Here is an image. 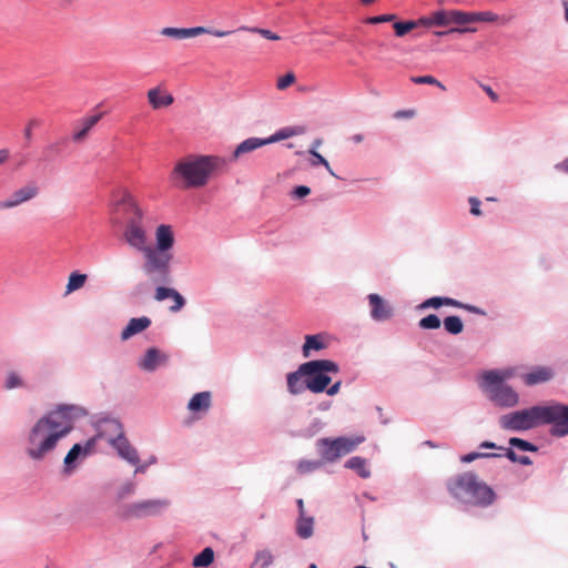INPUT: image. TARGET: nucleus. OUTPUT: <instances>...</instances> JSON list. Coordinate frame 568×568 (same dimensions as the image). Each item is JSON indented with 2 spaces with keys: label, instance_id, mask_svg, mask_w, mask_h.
<instances>
[{
  "label": "nucleus",
  "instance_id": "1",
  "mask_svg": "<svg viewBox=\"0 0 568 568\" xmlns=\"http://www.w3.org/2000/svg\"><path fill=\"white\" fill-rule=\"evenodd\" d=\"M498 425L511 433L549 426L548 434L552 438H565L568 436V403L550 399L514 409L499 416Z\"/></svg>",
  "mask_w": 568,
  "mask_h": 568
},
{
  "label": "nucleus",
  "instance_id": "2",
  "mask_svg": "<svg viewBox=\"0 0 568 568\" xmlns=\"http://www.w3.org/2000/svg\"><path fill=\"white\" fill-rule=\"evenodd\" d=\"M79 413V407L63 404L41 416L28 433L26 454L32 460L44 459L72 432Z\"/></svg>",
  "mask_w": 568,
  "mask_h": 568
},
{
  "label": "nucleus",
  "instance_id": "3",
  "mask_svg": "<svg viewBox=\"0 0 568 568\" xmlns=\"http://www.w3.org/2000/svg\"><path fill=\"white\" fill-rule=\"evenodd\" d=\"M339 372V364L333 359H308L285 375L287 392L292 396H298L305 390L320 394L332 382V376Z\"/></svg>",
  "mask_w": 568,
  "mask_h": 568
},
{
  "label": "nucleus",
  "instance_id": "4",
  "mask_svg": "<svg viewBox=\"0 0 568 568\" xmlns=\"http://www.w3.org/2000/svg\"><path fill=\"white\" fill-rule=\"evenodd\" d=\"M224 165L225 160L217 155L187 154L176 161L170 179L181 189H201Z\"/></svg>",
  "mask_w": 568,
  "mask_h": 568
},
{
  "label": "nucleus",
  "instance_id": "5",
  "mask_svg": "<svg viewBox=\"0 0 568 568\" xmlns=\"http://www.w3.org/2000/svg\"><path fill=\"white\" fill-rule=\"evenodd\" d=\"M449 496L464 506L488 508L497 500L495 489L475 471H464L446 480Z\"/></svg>",
  "mask_w": 568,
  "mask_h": 568
},
{
  "label": "nucleus",
  "instance_id": "6",
  "mask_svg": "<svg viewBox=\"0 0 568 568\" xmlns=\"http://www.w3.org/2000/svg\"><path fill=\"white\" fill-rule=\"evenodd\" d=\"M509 376V371L493 368L484 371L478 381L480 389L498 407L514 408L519 404V394L507 383Z\"/></svg>",
  "mask_w": 568,
  "mask_h": 568
},
{
  "label": "nucleus",
  "instance_id": "7",
  "mask_svg": "<svg viewBox=\"0 0 568 568\" xmlns=\"http://www.w3.org/2000/svg\"><path fill=\"white\" fill-rule=\"evenodd\" d=\"M364 435L322 437L315 443L316 452L326 464H332L343 456L353 453L358 445L365 442Z\"/></svg>",
  "mask_w": 568,
  "mask_h": 568
},
{
  "label": "nucleus",
  "instance_id": "8",
  "mask_svg": "<svg viewBox=\"0 0 568 568\" xmlns=\"http://www.w3.org/2000/svg\"><path fill=\"white\" fill-rule=\"evenodd\" d=\"M119 205H123L128 213L132 216L126 222L124 239L128 244L141 252L148 248L146 245V233L142 226V210L139 207L133 196L125 192L119 202Z\"/></svg>",
  "mask_w": 568,
  "mask_h": 568
},
{
  "label": "nucleus",
  "instance_id": "9",
  "mask_svg": "<svg viewBox=\"0 0 568 568\" xmlns=\"http://www.w3.org/2000/svg\"><path fill=\"white\" fill-rule=\"evenodd\" d=\"M104 437L106 438L108 443L116 449L120 457L125 459L131 465H138L140 463L136 449L124 436L122 425L118 420L110 419L102 423L98 438Z\"/></svg>",
  "mask_w": 568,
  "mask_h": 568
},
{
  "label": "nucleus",
  "instance_id": "10",
  "mask_svg": "<svg viewBox=\"0 0 568 568\" xmlns=\"http://www.w3.org/2000/svg\"><path fill=\"white\" fill-rule=\"evenodd\" d=\"M145 257L143 271L148 278L154 284H164L170 281V261L172 255L155 251L153 247L144 248Z\"/></svg>",
  "mask_w": 568,
  "mask_h": 568
},
{
  "label": "nucleus",
  "instance_id": "11",
  "mask_svg": "<svg viewBox=\"0 0 568 568\" xmlns=\"http://www.w3.org/2000/svg\"><path fill=\"white\" fill-rule=\"evenodd\" d=\"M170 500L165 498L143 499L123 505L120 509V516L124 519H140L159 516L170 506Z\"/></svg>",
  "mask_w": 568,
  "mask_h": 568
},
{
  "label": "nucleus",
  "instance_id": "12",
  "mask_svg": "<svg viewBox=\"0 0 568 568\" xmlns=\"http://www.w3.org/2000/svg\"><path fill=\"white\" fill-rule=\"evenodd\" d=\"M444 306L464 310L474 315H479V316L487 315L486 311L477 305L465 303L457 298H454L450 296H444V295H434V296L425 298L423 302H420L416 306V311L422 312V311H425L428 308H433V310L437 311Z\"/></svg>",
  "mask_w": 568,
  "mask_h": 568
},
{
  "label": "nucleus",
  "instance_id": "13",
  "mask_svg": "<svg viewBox=\"0 0 568 568\" xmlns=\"http://www.w3.org/2000/svg\"><path fill=\"white\" fill-rule=\"evenodd\" d=\"M160 33L164 37L173 38L176 40H183L189 38H194L201 34H212L217 38H223L232 33V31H222V30H212L206 29L204 27H194V28H174V27H165Z\"/></svg>",
  "mask_w": 568,
  "mask_h": 568
},
{
  "label": "nucleus",
  "instance_id": "14",
  "mask_svg": "<svg viewBox=\"0 0 568 568\" xmlns=\"http://www.w3.org/2000/svg\"><path fill=\"white\" fill-rule=\"evenodd\" d=\"M369 316L374 322H385L393 317L394 308L382 295L371 293L367 295Z\"/></svg>",
  "mask_w": 568,
  "mask_h": 568
},
{
  "label": "nucleus",
  "instance_id": "15",
  "mask_svg": "<svg viewBox=\"0 0 568 568\" xmlns=\"http://www.w3.org/2000/svg\"><path fill=\"white\" fill-rule=\"evenodd\" d=\"M39 193V187L34 182H30L24 186L16 190L6 201L0 203V209H12L24 202L36 197Z\"/></svg>",
  "mask_w": 568,
  "mask_h": 568
},
{
  "label": "nucleus",
  "instance_id": "16",
  "mask_svg": "<svg viewBox=\"0 0 568 568\" xmlns=\"http://www.w3.org/2000/svg\"><path fill=\"white\" fill-rule=\"evenodd\" d=\"M328 336L326 333L306 334L301 353L304 358H311L315 354L328 347Z\"/></svg>",
  "mask_w": 568,
  "mask_h": 568
},
{
  "label": "nucleus",
  "instance_id": "17",
  "mask_svg": "<svg viewBox=\"0 0 568 568\" xmlns=\"http://www.w3.org/2000/svg\"><path fill=\"white\" fill-rule=\"evenodd\" d=\"M98 440V435L93 438H90L85 442L84 446L80 444H74L68 454L64 457V471L71 473L74 469V463L80 456H88L94 449L95 443Z\"/></svg>",
  "mask_w": 568,
  "mask_h": 568
},
{
  "label": "nucleus",
  "instance_id": "18",
  "mask_svg": "<svg viewBox=\"0 0 568 568\" xmlns=\"http://www.w3.org/2000/svg\"><path fill=\"white\" fill-rule=\"evenodd\" d=\"M554 376L555 371L551 367L536 365L525 373L521 378L526 386H536L551 381Z\"/></svg>",
  "mask_w": 568,
  "mask_h": 568
},
{
  "label": "nucleus",
  "instance_id": "19",
  "mask_svg": "<svg viewBox=\"0 0 568 568\" xmlns=\"http://www.w3.org/2000/svg\"><path fill=\"white\" fill-rule=\"evenodd\" d=\"M169 356L158 348H149L145 352L144 357L139 362L140 368L146 372H153L160 366H164L168 363Z\"/></svg>",
  "mask_w": 568,
  "mask_h": 568
},
{
  "label": "nucleus",
  "instance_id": "20",
  "mask_svg": "<svg viewBox=\"0 0 568 568\" xmlns=\"http://www.w3.org/2000/svg\"><path fill=\"white\" fill-rule=\"evenodd\" d=\"M146 97L149 104L154 110L168 108L174 102V97L161 87L150 89Z\"/></svg>",
  "mask_w": 568,
  "mask_h": 568
},
{
  "label": "nucleus",
  "instance_id": "21",
  "mask_svg": "<svg viewBox=\"0 0 568 568\" xmlns=\"http://www.w3.org/2000/svg\"><path fill=\"white\" fill-rule=\"evenodd\" d=\"M435 17L436 27H447L454 23L464 22V18L462 16L465 14L464 10L459 9H438L433 11Z\"/></svg>",
  "mask_w": 568,
  "mask_h": 568
},
{
  "label": "nucleus",
  "instance_id": "22",
  "mask_svg": "<svg viewBox=\"0 0 568 568\" xmlns=\"http://www.w3.org/2000/svg\"><path fill=\"white\" fill-rule=\"evenodd\" d=\"M156 247L155 251L168 253L174 244V236L170 225L161 224L155 231Z\"/></svg>",
  "mask_w": 568,
  "mask_h": 568
},
{
  "label": "nucleus",
  "instance_id": "23",
  "mask_svg": "<svg viewBox=\"0 0 568 568\" xmlns=\"http://www.w3.org/2000/svg\"><path fill=\"white\" fill-rule=\"evenodd\" d=\"M212 406V394L209 390L196 393L191 397L187 409L192 413H206Z\"/></svg>",
  "mask_w": 568,
  "mask_h": 568
},
{
  "label": "nucleus",
  "instance_id": "24",
  "mask_svg": "<svg viewBox=\"0 0 568 568\" xmlns=\"http://www.w3.org/2000/svg\"><path fill=\"white\" fill-rule=\"evenodd\" d=\"M315 518L311 515H297L295 534L301 539H308L314 534Z\"/></svg>",
  "mask_w": 568,
  "mask_h": 568
},
{
  "label": "nucleus",
  "instance_id": "25",
  "mask_svg": "<svg viewBox=\"0 0 568 568\" xmlns=\"http://www.w3.org/2000/svg\"><path fill=\"white\" fill-rule=\"evenodd\" d=\"M151 325V320L146 316L131 318L125 326V328L121 333V339L126 341L133 335H136L144 329H146Z\"/></svg>",
  "mask_w": 568,
  "mask_h": 568
},
{
  "label": "nucleus",
  "instance_id": "26",
  "mask_svg": "<svg viewBox=\"0 0 568 568\" xmlns=\"http://www.w3.org/2000/svg\"><path fill=\"white\" fill-rule=\"evenodd\" d=\"M344 468L354 470L363 479H367L372 475L367 467V459L362 456H353L348 458L344 464Z\"/></svg>",
  "mask_w": 568,
  "mask_h": 568
},
{
  "label": "nucleus",
  "instance_id": "27",
  "mask_svg": "<svg viewBox=\"0 0 568 568\" xmlns=\"http://www.w3.org/2000/svg\"><path fill=\"white\" fill-rule=\"evenodd\" d=\"M505 449H513L514 452L523 453H538L539 446L528 439L513 436L508 438V446Z\"/></svg>",
  "mask_w": 568,
  "mask_h": 568
},
{
  "label": "nucleus",
  "instance_id": "28",
  "mask_svg": "<svg viewBox=\"0 0 568 568\" xmlns=\"http://www.w3.org/2000/svg\"><path fill=\"white\" fill-rule=\"evenodd\" d=\"M444 331L453 336H457L464 332L465 324L459 315L450 314L443 320Z\"/></svg>",
  "mask_w": 568,
  "mask_h": 568
},
{
  "label": "nucleus",
  "instance_id": "29",
  "mask_svg": "<svg viewBox=\"0 0 568 568\" xmlns=\"http://www.w3.org/2000/svg\"><path fill=\"white\" fill-rule=\"evenodd\" d=\"M464 22H496L499 16L491 11H465Z\"/></svg>",
  "mask_w": 568,
  "mask_h": 568
},
{
  "label": "nucleus",
  "instance_id": "30",
  "mask_svg": "<svg viewBox=\"0 0 568 568\" xmlns=\"http://www.w3.org/2000/svg\"><path fill=\"white\" fill-rule=\"evenodd\" d=\"M305 132H306V128L304 125H288V126H283V128L276 130L273 133V136H274L275 143H276V142L287 140L293 136L302 135Z\"/></svg>",
  "mask_w": 568,
  "mask_h": 568
},
{
  "label": "nucleus",
  "instance_id": "31",
  "mask_svg": "<svg viewBox=\"0 0 568 568\" xmlns=\"http://www.w3.org/2000/svg\"><path fill=\"white\" fill-rule=\"evenodd\" d=\"M325 464L322 457L320 459H301L297 463L296 471L300 475L312 474L322 468Z\"/></svg>",
  "mask_w": 568,
  "mask_h": 568
},
{
  "label": "nucleus",
  "instance_id": "32",
  "mask_svg": "<svg viewBox=\"0 0 568 568\" xmlns=\"http://www.w3.org/2000/svg\"><path fill=\"white\" fill-rule=\"evenodd\" d=\"M102 114L91 115L82 120V129L73 134L74 141H82L88 132L100 121Z\"/></svg>",
  "mask_w": 568,
  "mask_h": 568
},
{
  "label": "nucleus",
  "instance_id": "33",
  "mask_svg": "<svg viewBox=\"0 0 568 568\" xmlns=\"http://www.w3.org/2000/svg\"><path fill=\"white\" fill-rule=\"evenodd\" d=\"M442 323H443V321L440 320V317L437 314L430 313V314H427L424 317H422L418 321L417 325L423 331H435L440 327Z\"/></svg>",
  "mask_w": 568,
  "mask_h": 568
},
{
  "label": "nucleus",
  "instance_id": "34",
  "mask_svg": "<svg viewBox=\"0 0 568 568\" xmlns=\"http://www.w3.org/2000/svg\"><path fill=\"white\" fill-rule=\"evenodd\" d=\"M87 274H82L79 272H72L69 276L68 284L65 286V294H70L77 290H80L84 286L87 282Z\"/></svg>",
  "mask_w": 568,
  "mask_h": 568
},
{
  "label": "nucleus",
  "instance_id": "35",
  "mask_svg": "<svg viewBox=\"0 0 568 568\" xmlns=\"http://www.w3.org/2000/svg\"><path fill=\"white\" fill-rule=\"evenodd\" d=\"M214 560V551L212 548H204L199 555L193 558L192 565L195 568L210 566Z\"/></svg>",
  "mask_w": 568,
  "mask_h": 568
},
{
  "label": "nucleus",
  "instance_id": "36",
  "mask_svg": "<svg viewBox=\"0 0 568 568\" xmlns=\"http://www.w3.org/2000/svg\"><path fill=\"white\" fill-rule=\"evenodd\" d=\"M494 458H501V455L499 453H481V452H469L467 454H464L459 457V460L463 464H470L477 459H494Z\"/></svg>",
  "mask_w": 568,
  "mask_h": 568
},
{
  "label": "nucleus",
  "instance_id": "37",
  "mask_svg": "<svg viewBox=\"0 0 568 568\" xmlns=\"http://www.w3.org/2000/svg\"><path fill=\"white\" fill-rule=\"evenodd\" d=\"M501 457H505L513 464H518L521 466H531L534 464L532 459L528 455H520L513 449H505V453H499Z\"/></svg>",
  "mask_w": 568,
  "mask_h": 568
},
{
  "label": "nucleus",
  "instance_id": "38",
  "mask_svg": "<svg viewBox=\"0 0 568 568\" xmlns=\"http://www.w3.org/2000/svg\"><path fill=\"white\" fill-rule=\"evenodd\" d=\"M393 28H394L395 36L398 37V38H403L408 32H410L412 30L416 29L417 28V23H415V20L399 21V20L396 19L393 22Z\"/></svg>",
  "mask_w": 568,
  "mask_h": 568
},
{
  "label": "nucleus",
  "instance_id": "39",
  "mask_svg": "<svg viewBox=\"0 0 568 568\" xmlns=\"http://www.w3.org/2000/svg\"><path fill=\"white\" fill-rule=\"evenodd\" d=\"M409 80L415 84H428L446 90V87L432 74L412 75Z\"/></svg>",
  "mask_w": 568,
  "mask_h": 568
},
{
  "label": "nucleus",
  "instance_id": "40",
  "mask_svg": "<svg viewBox=\"0 0 568 568\" xmlns=\"http://www.w3.org/2000/svg\"><path fill=\"white\" fill-rule=\"evenodd\" d=\"M273 555L268 550H258L255 554L254 562H251V568L257 565L258 568H267L273 564Z\"/></svg>",
  "mask_w": 568,
  "mask_h": 568
},
{
  "label": "nucleus",
  "instance_id": "41",
  "mask_svg": "<svg viewBox=\"0 0 568 568\" xmlns=\"http://www.w3.org/2000/svg\"><path fill=\"white\" fill-rule=\"evenodd\" d=\"M18 387H26V382L17 372H9L6 376L4 388L13 389Z\"/></svg>",
  "mask_w": 568,
  "mask_h": 568
},
{
  "label": "nucleus",
  "instance_id": "42",
  "mask_svg": "<svg viewBox=\"0 0 568 568\" xmlns=\"http://www.w3.org/2000/svg\"><path fill=\"white\" fill-rule=\"evenodd\" d=\"M307 152L310 154L308 162H310L311 166H313V168H316V166L328 168V161L317 150L310 149Z\"/></svg>",
  "mask_w": 568,
  "mask_h": 568
},
{
  "label": "nucleus",
  "instance_id": "43",
  "mask_svg": "<svg viewBox=\"0 0 568 568\" xmlns=\"http://www.w3.org/2000/svg\"><path fill=\"white\" fill-rule=\"evenodd\" d=\"M312 192L311 187L304 184L295 185L291 192L290 195L293 200H302L310 195Z\"/></svg>",
  "mask_w": 568,
  "mask_h": 568
},
{
  "label": "nucleus",
  "instance_id": "44",
  "mask_svg": "<svg viewBox=\"0 0 568 568\" xmlns=\"http://www.w3.org/2000/svg\"><path fill=\"white\" fill-rule=\"evenodd\" d=\"M296 81V77L294 72H286L284 75L280 77L276 82V88L278 90H285L291 87Z\"/></svg>",
  "mask_w": 568,
  "mask_h": 568
},
{
  "label": "nucleus",
  "instance_id": "45",
  "mask_svg": "<svg viewBox=\"0 0 568 568\" xmlns=\"http://www.w3.org/2000/svg\"><path fill=\"white\" fill-rule=\"evenodd\" d=\"M454 27H450V32L457 33V34H465V33H475L477 31L476 27H473V22H462V23H454Z\"/></svg>",
  "mask_w": 568,
  "mask_h": 568
},
{
  "label": "nucleus",
  "instance_id": "46",
  "mask_svg": "<svg viewBox=\"0 0 568 568\" xmlns=\"http://www.w3.org/2000/svg\"><path fill=\"white\" fill-rule=\"evenodd\" d=\"M135 493V484L133 481H126L122 486L119 487L116 497L119 500H122L129 496H132Z\"/></svg>",
  "mask_w": 568,
  "mask_h": 568
},
{
  "label": "nucleus",
  "instance_id": "47",
  "mask_svg": "<svg viewBox=\"0 0 568 568\" xmlns=\"http://www.w3.org/2000/svg\"><path fill=\"white\" fill-rule=\"evenodd\" d=\"M396 20L395 13H384L378 16L368 17L366 22L368 24H379L385 22H394Z\"/></svg>",
  "mask_w": 568,
  "mask_h": 568
},
{
  "label": "nucleus",
  "instance_id": "48",
  "mask_svg": "<svg viewBox=\"0 0 568 568\" xmlns=\"http://www.w3.org/2000/svg\"><path fill=\"white\" fill-rule=\"evenodd\" d=\"M275 143L273 134L266 138H252L251 136V152L255 151L264 145Z\"/></svg>",
  "mask_w": 568,
  "mask_h": 568
},
{
  "label": "nucleus",
  "instance_id": "49",
  "mask_svg": "<svg viewBox=\"0 0 568 568\" xmlns=\"http://www.w3.org/2000/svg\"><path fill=\"white\" fill-rule=\"evenodd\" d=\"M251 33H258L263 38H265L267 40H272V41H277L281 39V37L277 33L273 32L272 30L258 28V27H251Z\"/></svg>",
  "mask_w": 568,
  "mask_h": 568
},
{
  "label": "nucleus",
  "instance_id": "50",
  "mask_svg": "<svg viewBox=\"0 0 568 568\" xmlns=\"http://www.w3.org/2000/svg\"><path fill=\"white\" fill-rule=\"evenodd\" d=\"M321 420L315 418L306 429L301 430V436H304L306 438L313 437L316 433L321 430Z\"/></svg>",
  "mask_w": 568,
  "mask_h": 568
},
{
  "label": "nucleus",
  "instance_id": "51",
  "mask_svg": "<svg viewBox=\"0 0 568 568\" xmlns=\"http://www.w3.org/2000/svg\"><path fill=\"white\" fill-rule=\"evenodd\" d=\"M343 382L342 379L331 382L328 386H325V389H322L320 394H326L327 396H335L339 393L342 388Z\"/></svg>",
  "mask_w": 568,
  "mask_h": 568
},
{
  "label": "nucleus",
  "instance_id": "52",
  "mask_svg": "<svg viewBox=\"0 0 568 568\" xmlns=\"http://www.w3.org/2000/svg\"><path fill=\"white\" fill-rule=\"evenodd\" d=\"M468 203H469V213L473 215V216H481L483 215V211L480 209L481 206V201L476 197V196H470L468 199Z\"/></svg>",
  "mask_w": 568,
  "mask_h": 568
},
{
  "label": "nucleus",
  "instance_id": "53",
  "mask_svg": "<svg viewBox=\"0 0 568 568\" xmlns=\"http://www.w3.org/2000/svg\"><path fill=\"white\" fill-rule=\"evenodd\" d=\"M174 294H175V290L174 288L159 286L156 288V291H155L154 298L158 302H161V301H164L165 298H171V296L174 295Z\"/></svg>",
  "mask_w": 568,
  "mask_h": 568
},
{
  "label": "nucleus",
  "instance_id": "54",
  "mask_svg": "<svg viewBox=\"0 0 568 568\" xmlns=\"http://www.w3.org/2000/svg\"><path fill=\"white\" fill-rule=\"evenodd\" d=\"M173 305L170 306V311L176 313L181 311L185 305L184 297L175 290V294L171 296Z\"/></svg>",
  "mask_w": 568,
  "mask_h": 568
},
{
  "label": "nucleus",
  "instance_id": "55",
  "mask_svg": "<svg viewBox=\"0 0 568 568\" xmlns=\"http://www.w3.org/2000/svg\"><path fill=\"white\" fill-rule=\"evenodd\" d=\"M415 23H417V28L418 27H425V28L436 27L434 12H432L429 16L419 17L418 19L415 20Z\"/></svg>",
  "mask_w": 568,
  "mask_h": 568
},
{
  "label": "nucleus",
  "instance_id": "56",
  "mask_svg": "<svg viewBox=\"0 0 568 568\" xmlns=\"http://www.w3.org/2000/svg\"><path fill=\"white\" fill-rule=\"evenodd\" d=\"M478 448L479 449H496V450H503V453H505L506 447H504L501 445H497L495 442H491V440H483L478 445Z\"/></svg>",
  "mask_w": 568,
  "mask_h": 568
},
{
  "label": "nucleus",
  "instance_id": "57",
  "mask_svg": "<svg viewBox=\"0 0 568 568\" xmlns=\"http://www.w3.org/2000/svg\"><path fill=\"white\" fill-rule=\"evenodd\" d=\"M39 125H40V121H39L38 119H31V120L28 122V124H27V126H26V129H24V138H26L27 140H31V138H32V130H33V128H37V126H39Z\"/></svg>",
  "mask_w": 568,
  "mask_h": 568
},
{
  "label": "nucleus",
  "instance_id": "58",
  "mask_svg": "<svg viewBox=\"0 0 568 568\" xmlns=\"http://www.w3.org/2000/svg\"><path fill=\"white\" fill-rule=\"evenodd\" d=\"M415 115L413 109L398 110L394 113L395 119H412Z\"/></svg>",
  "mask_w": 568,
  "mask_h": 568
},
{
  "label": "nucleus",
  "instance_id": "59",
  "mask_svg": "<svg viewBox=\"0 0 568 568\" xmlns=\"http://www.w3.org/2000/svg\"><path fill=\"white\" fill-rule=\"evenodd\" d=\"M480 88L487 93V95L491 99V101L496 102L498 101L499 97L498 94L493 90V88L490 85H487V84H483L480 83L479 84Z\"/></svg>",
  "mask_w": 568,
  "mask_h": 568
},
{
  "label": "nucleus",
  "instance_id": "60",
  "mask_svg": "<svg viewBox=\"0 0 568 568\" xmlns=\"http://www.w3.org/2000/svg\"><path fill=\"white\" fill-rule=\"evenodd\" d=\"M248 152V139L244 140L234 151L233 156L237 158L240 154Z\"/></svg>",
  "mask_w": 568,
  "mask_h": 568
},
{
  "label": "nucleus",
  "instance_id": "61",
  "mask_svg": "<svg viewBox=\"0 0 568 568\" xmlns=\"http://www.w3.org/2000/svg\"><path fill=\"white\" fill-rule=\"evenodd\" d=\"M375 410L378 414V418H379V422H381L382 425H388L390 423L389 418L384 417L383 408L381 406H376Z\"/></svg>",
  "mask_w": 568,
  "mask_h": 568
},
{
  "label": "nucleus",
  "instance_id": "62",
  "mask_svg": "<svg viewBox=\"0 0 568 568\" xmlns=\"http://www.w3.org/2000/svg\"><path fill=\"white\" fill-rule=\"evenodd\" d=\"M555 169L558 170V171H562V172L568 173V158H566L564 161L557 163L555 165Z\"/></svg>",
  "mask_w": 568,
  "mask_h": 568
},
{
  "label": "nucleus",
  "instance_id": "63",
  "mask_svg": "<svg viewBox=\"0 0 568 568\" xmlns=\"http://www.w3.org/2000/svg\"><path fill=\"white\" fill-rule=\"evenodd\" d=\"M331 406H332L331 400H323V402L318 403L317 410L325 412V410H328L331 408Z\"/></svg>",
  "mask_w": 568,
  "mask_h": 568
},
{
  "label": "nucleus",
  "instance_id": "64",
  "mask_svg": "<svg viewBox=\"0 0 568 568\" xmlns=\"http://www.w3.org/2000/svg\"><path fill=\"white\" fill-rule=\"evenodd\" d=\"M295 504H296V507H297V513L298 515H304L306 514L305 511V507H304V500L302 498H297L295 500Z\"/></svg>",
  "mask_w": 568,
  "mask_h": 568
}]
</instances>
